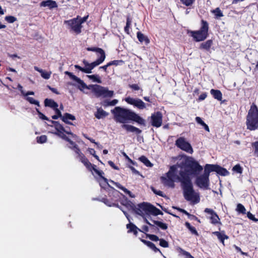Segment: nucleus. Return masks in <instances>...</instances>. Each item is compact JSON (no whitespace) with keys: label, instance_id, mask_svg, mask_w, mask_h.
<instances>
[{"label":"nucleus","instance_id":"obj_64","mask_svg":"<svg viewBox=\"0 0 258 258\" xmlns=\"http://www.w3.org/2000/svg\"><path fill=\"white\" fill-rule=\"evenodd\" d=\"M207 97V93L205 92V93H203L202 94H201L199 98H198V100L199 101H203L204 100H205L206 97Z\"/></svg>","mask_w":258,"mask_h":258},{"label":"nucleus","instance_id":"obj_22","mask_svg":"<svg viewBox=\"0 0 258 258\" xmlns=\"http://www.w3.org/2000/svg\"><path fill=\"white\" fill-rule=\"evenodd\" d=\"M213 44V41L212 39H209L201 43L199 46V49L209 51Z\"/></svg>","mask_w":258,"mask_h":258},{"label":"nucleus","instance_id":"obj_5","mask_svg":"<svg viewBox=\"0 0 258 258\" xmlns=\"http://www.w3.org/2000/svg\"><path fill=\"white\" fill-rule=\"evenodd\" d=\"M246 119L247 130L254 131L258 128V108L254 103L250 106Z\"/></svg>","mask_w":258,"mask_h":258},{"label":"nucleus","instance_id":"obj_1","mask_svg":"<svg viewBox=\"0 0 258 258\" xmlns=\"http://www.w3.org/2000/svg\"><path fill=\"white\" fill-rule=\"evenodd\" d=\"M203 167L192 158H186L184 162L170 166L166 176H161V182L165 186L174 188V182H179L183 190L184 199L195 203L200 202V197L196 193L190 175H198L203 170Z\"/></svg>","mask_w":258,"mask_h":258},{"label":"nucleus","instance_id":"obj_60","mask_svg":"<svg viewBox=\"0 0 258 258\" xmlns=\"http://www.w3.org/2000/svg\"><path fill=\"white\" fill-rule=\"evenodd\" d=\"M128 86L130 88L135 91H138L140 89V88L139 86V85L136 84H130Z\"/></svg>","mask_w":258,"mask_h":258},{"label":"nucleus","instance_id":"obj_7","mask_svg":"<svg viewBox=\"0 0 258 258\" xmlns=\"http://www.w3.org/2000/svg\"><path fill=\"white\" fill-rule=\"evenodd\" d=\"M175 145L181 150L188 153H192L193 149L191 145L183 137H179L175 141Z\"/></svg>","mask_w":258,"mask_h":258},{"label":"nucleus","instance_id":"obj_29","mask_svg":"<svg viewBox=\"0 0 258 258\" xmlns=\"http://www.w3.org/2000/svg\"><path fill=\"white\" fill-rule=\"evenodd\" d=\"M137 36L139 41L140 42L143 43V42H145L147 44L150 43V40L149 38L147 36H145L140 31H138L137 32Z\"/></svg>","mask_w":258,"mask_h":258},{"label":"nucleus","instance_id":"obj_63","mask_svg":"<svg viewBox=\"0 0 258 258\" xmlns=\"http://www.w3.org/2000/svg\"><path fill=\"white\" fill-rule=\"evenodd\" d=\"M83 136L87 140L90 141L91 143L95 144L96 145H98V143L96 142L95 140L89 137L86 134H83Z\"/></svg>","mask_w":258,"mask_h":258},{"label":"nucleus","instance_id":"obj_25","mask_svg":"<svg viewBox=\"0 0 258 258\" xmlns=\"http://www.w3.org/2000/svg\"><path fill=\"white\" fill-rule=\"evenodd\" d=\"M210 93L213 96L214 99L218 101H221L222 99V93L221 91L212 89L210 90Z\"/></svg>","mask_w":258,"mask_h":258},{"label":"nucleus","instance_id":"obj_32","mask_svg":"<svg viewBox=\"0 0 258 258\" xmlns=\"http://www.w3.org/2000/svg\"><path fill=\"white\" fill-rule=\"evenodd\" d=\"M86 49L88 51H93V52H96L100 54V56L102 55H106L104 50L99 47H87Z\"/></svg>","mask_w":258,"mask_h":258},{"label":"nucleus","instance_id":"obj_36","mask_svg":"<svg viewBox=\"0 0 258 258\" xmlns=\"http://www.w3.org/2000/svg\"><path fill=\"white\" fill-rule=\"evenodd\" d=\"M196 120L197 123L202 125L206 131L208 132H210V129L208 125L200 117H196Z\"/></svg>","mask_w":258,"mask_h":258},{"label":"nucleus","instance_id":"obj_58","mask_svg":"<svg viewBox=\"0 0 258 258\" xmlns=\"http://www.w3.org/2000/svg\"><path fill=\"white\" fill-rule=\"evenodd\" d=\"M101 201L104 203L106 205L111 207L112 205H114V204H112L108 199L107 198H102Z\"/></svg>","mask_w":258,"mask_h":258},{"label":"nucleus","instance_id":"obj_51","mask_svg":"<svg viewBox=\"0 0 258 258\" xmlns=\"http://www.w3.org/2000/svg\"><path fill=\"white\" fill-rule=\"evenodd\" d=\"M36 111L37 112L40 118H41L43 120H48V121H50V120H49L47 116H46L41 112H40V110H39V109L36 108Z\"/></svg>","mask_w":258,"mask_h":258},{"label":"nucleus","instance_id":"obj_9","mask_svg":"<svg viewBox=\"0 0 258 258\" xmlns=\"http://www.w3.org/2000/svg\"><path fill=\"white\" fill-rule=\"evenodd\" d=\"M64 23L67 24L70 27V28L77 34L81 33L82 26L78 22V18L66 20L64 21Z\"/></svg>","mask_w":258,"mask_h":258},{"label":"nucleus","instance_id":"obj_34","mask_svg":"<svg viewBox=\"0 0 258 258\" xmlns=\"http://www.w3.org/2000/svg\"><path fill=\"white\" fill-rule=\"evenodd\" d=\"M155 225L162 230H166L168 228V225L166 223L156 220H152Z\"/></svg>","mask_w":258,"mask_h":258},{"label":"nucleus","instance_id":"obj_46","mask_svg":"<svg viewBox=\"0 0 258 258\" xmlns=\"http://www.w3.org/2000/svg\"><path fill=\"white\" fill-rule=\"evenodd\" d=\"M180 1L183 5L190 7L195 3L196 0H180Z\"/></svg>","mask_w":258,"mask_h":258},{"label":"nucleus","instance_id":"obj_18","mask_svg":"<svg viewBox=\"0 0 258 258\" xmlns=\"http://www.w3.org/2000/svg\"><path fill=\"white\" fill-rule=\"evenodd\" d=\"M83 63L85 65V68L81 67L79 65H75V68L79 70L82 71L86 74H90L92 73V70L90 69V63H89L87 60L84 59L83 61Z\"/></svg>","mask_w":258,"mask_h":258},{"label":"nucleus","instance_id":"obj_19","mask_svg":"<svg viewBox=\"0 0 258 258\" xmlns=\"http://www.w3.org/2000/svg\"><path fill=\"white\" fill-rule=\"evenodd\" d=\"M40 6L41 7H48L50 9L56 8L57 7V4L56 2L53 0H46L43 1L40 3Z\"/></svg>","mask_w":258,"mask_h":258},{"label":"nucleus","instance_id":"obj_57","mask_svg":"<svg viewBox=\"0 0 258 258\" xmlns=\"http://www.w3.org/2000/svg\"><path fill=\"white\" fill-rule=\"evenodd\" d=\"M247 216L250 220H251L254 222L258 221V219L255 218L254 216L252 214H251L250 212H247Z\"/></svg>","mask_w":258,"mask_h":258},{"label":"nucleus","instance_id":"obj_38","mask_svg":"<svg viewBox=\"0 0 258 258\" xmlns=\"http://www.w3.org/2000/svg\"><path fill=\"white\" fill-rule=\"evenodd\" d=\"M132 24V18H131L130 16L128 15L126 17V25L124 27V31L127 34H129V29L130 28V26Z\"/></svg>","mask_w":258,"mask_h":258},{"label":"nucleus","instance_id":"obj_23","mask_svg":"<svg viewBox=\"0 0 258 258\" xmlns=\"http://www.w3.org/2000/svg\"><path fill=\"white\" fill-rule=\"evenodd\" d=\"M141 241L145 245H146L148 247H149L150 249L153 250L155 252H159L161 253V254L162 255V252L160 251V250L157 248L155 244H154L153 242L148 241L143 239H141Z\"/></svg>","mask_w":258,"mask_h":258},{"label":"nucleus","instance_id":"obj_44","mask_svg":"<svg viewBox=\"0 0 258 258\" xmlns=\"http://www.w3.org/2000/svg\"><path fill=\"white\" fill-rule=\"evenodd\" d=\"M236 211L239 213L245 214L246 213V209L244 206L241 204H238L237 205Z\"/></svg>","mask_w":258,"mask_h":258},{"label":"nucleus","instance_id":"obj_41","mask_svg":"<svg viewBox=\"0 0 258 258\" xmlns=\"http://www.w3.org/2000/svg\"><path fill=\"white\" fill-rule=\"evenodd\" d=\"M50 122L54 125V127L57 132L59 131H64V128L58 121L50 120Z\"/></svg>","mask_w":258,"mask_h":258},{"label":"nucleus","instance_id":"obj_54","mask_svg":"<svg viewBox=\"0 0 258 258\" xmlns=\"http://www.w3.org/2000/svg\"><path fill=\"white\" fill-rule=\"evenodd\" d=\"M5 20L9 23H13L17 21V18L13 16H8L5 17Z\"/></svg>","mask_w":258,"mask_h":258},{"label":"nucleus","instance_id":"obj_49","mask_svg":"<svg viewBox=\"0 0 258 258\" xmlns=\"http://www.w3.org/2000/svg\"><path fill=\"white\" fill-rule=\"evenodd\" d=\"M39 72L41 73V77L45 79H48L50 77L51 72H44L43 70H41Z\"/></svg>","mask_w":258,"mask_h":258},{"label":"nucleus","instance_id":"obj_40","mask_svg":"<svg viewBox=\"0 0 258 258\" xmlns=\"http://www.w3.org/2000/svg\"><path fill=\"white\" fill-rule=\"evenodd\" d=\"M253 155L258 158V141L252 142L251 144Z\"/></svg>","mask_w":258,"mask_h":258},{"label":"nucleus","instance_id":"obj_10","mask_svg":"<svg viewBox=\"0 0 258 258\" xmlns=\"http://www.w3.org/2000/svg\"><path fill=\"white\" fill-rule=\"evenodd\" d=\"M124 100L128 104L133 105L139 109L143 110L146 108V104L140 99L127 97L124 99Z\"/></svg>","mask_w":258,"mask_h":258},{"label":"nucleus","instance_id":"obj_48","mask_svg":"<svg viewBox=\"0 0 258 258\" xmlns=\"http://www.w3.org/2000/svg\"><path fill=\"white\" fill-rule=\"evenodd\" d=\"M26 99L30 103L32 104H35L36 105L38 106H40L39 102L36 100H35L33 98L31 97H27Z\"/></svg>","mask_w":258,"mask_h":258},{"label":"nucleus","instance_id":"obj_8","mask_svg":"<svg viewBox=\"0 0 258 258\" xmlns=\"http://www.w3.org/2000/svg\"><path fill=\"white\" fill-rule=\"evenodd\" d=\"M151 125L155 127H159L162 125L163 121V115L161 112L156 111L151 114L150 117Z\"/></svg>","mask_w":258,"mask_h":258},{"label":"nucleus","instance_id":"obj_56","mask_svg":"<svg viewBox=\"0 0 258 258\" xmlns=\"http://www.w3.org/2000/svg\"><path fill=\"white\" fill-rule=\"evenodd\" d=\"M151 189H152V190L153 191V192L155 194H156L157 195H158V196H159L160 197H165L163 192L162 191H161V190H157L155 188H154L153 187H152Z\"/></svg>","mask_w":258,"mask_h":258},{"label":"nucleus","instance_id":"obj_59","mask_svg":"<svg viewBox=\"0 0 258 258\" xmlns=\"http://www.w3.org/2000/svg\"><path fill=\"white\" fill-rule=\"evenodd\" d=\"M234 247L235 248V250H236L237 252H240V253L243 255H246V256H247L248 255V253L247 252H244L243 251H242L241 250V249L238 247V246L236 245H234Z\"/></svg>","mask_w":258,"mask_h":258},{"label":"nucleus","instance_id":"obj_47","mask_svg":"<svg viewBox=\"0 0 258 258\" xmlns=\"http://www.w3.org/2000/svg\"><path fill=\"white\" fill-rule=\"evenodd\" d=\"M232 170L237 173L241 174L243 171V168L239 164H236L233 166Z\"/></svg>","mask_w":258,"mask_h":258},{"label":"nucleus","instance_id":"obj_28","mask_svg":"<svg viewBox=\"0 0 258 258\" xmlns=\"http://www.w3.org/2000/svg\"><path fill=\"white\" fill-rule=\"evenodd\" d=\"M110 182H111V183L114 184L117 188L123 190L124 192V193L128 195L131 197H134L133 196H132L131 191H130L129 190H128L125 187L123 186L119 183L114 182V181H113L112 180H110Z\"/></svg>","mask_w":258,"mask_h":258},{"label":"nucleus","instance_id":"obj_52","mask_svg":"<svg viewBox=\"0 0 258 258\" xmlns=\"http://www.w3.org/2000/svg\"><path fill=\"white\" fill-rule=\"evenodd\" d=\"M146 236L148 237L151 240L153 241H159V237L154 234H146Z\"/></svg>","mask_w":258,"mask_h":258},{"label":"nucleus","instance_id":"obj_53","mask_svg":"<svg viewBox=\"0 0 258 258\" xmlns=\"http://www.w3.org/2000/svg\"><path fill=\"white\" fill-rule=\"evenodd\" d=\"M180 252L182 255H185L186 256V258H195L192 255H191V254L189 252L184 250V249L181 248H180Z\"/></svg>","mask_w":258,"mask_h":258},{"label":"nucleus","instance_id":"obj_42","mask_svg":"<svg viewBox=\"0 0 258 258\" xmlns=\"http://www.w3.org/2000/svg\"><path fill=\"white\" fill-rule=\"evenodd\" d=\"M88 78L92 80L94 82L101 83V80L98 75H88Z\"/></svg>","mask_w":258,"mask_h":258},{"label":"nucleus","instance_id":"obj_14","mask_svg":"<svg viewBox=\"0 0 258 258\" xmlns=\"http://www.w3.org/2000/svg\"><path fill=\"white\" fill-rule=\"evenodd\" d=\"M144 205H148V203L144 202L143 203L140 204L138 205V207L137 208L135 207V205L131 201H128L125 205L127 207H130L133 209L137 214L143 217H144L145 214L144 212V210L143 209Z\"/></svg>","mask_w":258,"mask_h":258},{"label":"nucleus","instance_id":"obj_11","mask_svg":"<svg viewBox=\"0 0 258 258\" xmlns=\"http://www.w3.org/2000/svg\"><path fill=\"white\" fill-rule=\"evenodd\" d=\"M210 172H216L218 174L221 176H227L229 174V171L220 165L217 164H206Z\"/></svg>","mask_w":258,"mask_h":258},{"label":"nucleus","instance_id":"obj_21","mask_svg":"<svg viewBox=\"0 0 258 258\" xmlns=\"http://www.w3.org/2000/svg\"><path fill=\"white\" fill-rule=\"evenodd\" d=\"M173 208L174 209L177 210V211H179L180 212L182 213L183 214L186 215L187 216L188 218L190 220H193L198 221L199 223H201L200 220L195 215H192L188 213L186 210L184 209L180 208L179 207H173Z\"/></svg>","mask_w":258,"mask_h":258},{"label":"nucleus","instance_id":"obj_24","mask_svg":"<svg viewBox=\"0 0 258 258\" xmlns=\"http://www.w3.org/2000/svg\"><path fill=\"white\" fill-rule=\"evenodd\" d=\"M44 105L46 107H49L53 109L55 108L58 107V104L51 99L46 98L44 101Z\"/></svg>","mask_w":258,"mask_h":258},{"label":"nucleus","instance_id":"obj_6","mask_svg":"<svg viewBox=\"0 0 258 258\" xmlns=\"http://www.w3.org/2000/svg\"><path fill=\"white\" fill-rule=\"evenodd\" d=\"M210 172L206 165L204 167V173L199 176H197L196 180V184L200 188L208 189L210 185Z\"/></svg>","mask_w":258,"mask_h":258},{"label":"nucleus","instance_id":"obj_13","mask_svg":"<svg viewBox=\"0 0 258 258\" xmlns=\"http://www.w3.org/2000/svg\"><path fill=\"white\" fill-rule=\"evenodd\" d=\"M65 74L69 76L70 79L78 83L77 88L81 91H83L85 89H90V85L87 86L84 82L80 78L74 75L72 73L70 72H66Z\"/></svg>","mask_w":258,"mask_h":258},{"label":"nucleus","instance_id":"obj_4","mask_svg":"<svg viewBox=\"0 0 258 258\" xmlns=\"http://www.w3.org/2000/svg\"><path fill=\"white\" fill-rule=\"evenodd\" d=\"M209 26L206 20L202 19L201 21L200 28L198 30H187V34L191 37L196 42L203 41L209 36Z\"/></svg>","mask_w":258,"mask_h":258},{"label":"nucleus","instance_id":"obj_16","mask_svg":"<svg viewBox=\"0 0 258 258\" xmlns=\"http://www.w3.org/2000/svg\"><path fill=\"white\" fill-rule=\"evenodd\" d=\"M104 88V87L98 85H90V89H92L96 97L103 96Z\"/></svg>","mask_w":258,"mask_h":258},{"label":"nucleus","instance_id":"obj_35","mask_svg":"<svg viewBox=\"0 0 258 258\" xmlns=\"http://www.w3.org/2000/svg\"><path fill=\"white\" fill-rule=\"evenodd\" d=\"M211 13L215 15V18L216 19H219L221 17H223V14L221 10L219 8H217L214 10L211 11Z\"/></svg>","mask_w":258,"mask_h":258},{"label":"nucleus","instance_id":"obj_43","mask_svg":"<svg viewBox=\"0 0 258 258\" xmlns=\"http://www.w3.org/2000/svg\"><path fill=\"white\" fill-rule=\"evenodd\" d=\"M108 63L109 67L111 66H113V65L117 66H121V65L123 64L124 63V61L121 59L114 60L109 61V62H108Z\"/></svg>","mask_w":258,"mask_h":258},{"label":"nucleus","instance_id":"obj_37","mask_svg":"<svg viewBox=\"0 0 258 258\" xmlns=\"http://www.w3.org/2000/svg\"><path fill=\"white\" fill-rule=\"evenodd\" d=\"M64 133H67V134H69V135H73V134L71 132H69L66 131L65 130V129L64 130V131H57L55 134L56 135H57L58 137H59L61 138H62V139L66 140L67 139V138H68V137L64 134Z\"/></svg>","mask_w":258,"mask_h":258},{"label":"nucleus","instance_id":"obj_17","mask_svg":"<svg viewBox=\"0 0 258 258\" xmlns=\"http://www.w3.org/2000/svg\"><path fill=\"white\" fill-rule=\"evenodd\" d=\"M212 234L217 237L219 241L222 243L224 246L225 245V240L229 239V236L225 234L224 230L213 232Z\"/></svg>","mask_w":258,"mask_h":258},{"label":"nucleus","instance_id":"obj_15","mask_svg":"<svg viewBox=\"0 0 258 258\" xmlns=\"http://www.w3.org/2000/svg\"><path fill=\"white\" fill-rule=\"evenodd\" d=\"M143 209L146 215L152 214L154 216L163 215V213L161 211L149 203H148V205H144Z\"/></svg>","mask_w":258,"mask_h":258},{"label":"nucleus","instance_id":"obj_50","mask_svg":"<svg viewBox=\"0 0 258 258\" xmlns=\"http://www.w3.org/2000/svg\"><path fill=\"white\" fill-rule=\"evenodd\" d=\"M159 245L164 248H167L169 247V243L168 241L163 238L160 239Z\"/></svg>","mask_w":258,"mask_h":258},{"label":"nucleus","instance_id":"obj_31","mask_svg":"<svg viewBox=\"0 0 258 258\" xmlns=\"http://www.w3.org/2000/svg\"><path fill=\"white\" fill-rule=\"evenodd\" d=\"M144 222L150 226V231L151 232L155 233H158V232H159V229L157 227V226H156L155 224H152L151 223L149 222V221L146 218H144Z\"/></svg>","mask_w":258,"mask_h":258},{"label":"nucleus","instance_id":"obj_3","mask_svg":"<svg viewBox=\"0 0 258 258\" xmlns=\"http://www.w3.org/2000/svg\"><path fill=\"white\" fill-rule=\"evenodd\" d=\"M79 158H80L81 162L85 166L88 170L90 171L93 170L104 181L105 185L108 187V191L109 197L111 196V195H113L114 197H118L120 192L115 189L113 187L111 186L108 183V179L103 176L104 173L102 170H98L96 168V166L95 165L92 164L85 157L84 154H80V157Z\"/></svg>","mask_w":258,"mask_h":258},{"label":"nucleus","instance_id":"obj_62","mask_svg":"<svg viewBox=\"0 0 258 258\" xmlns=\"http://www.w3.org/2000/svg\"><path fill=\"white\" fill-rule=\"evenodd\" d=\"M71 149L75 152L76 154L78 155V157H80V154H83L81 152L79 148L78 147V146H75L74 148H71Z\"/></svg>","mask_w":258,"mask_h":258},{"label":"nucleus","instance_id":"obj_61","mask_svg":"<svg viewBox=\"0 0 258 258\" xmlns=\"http://www.w3.org/2000/svg\"><path fill=\"white\" fill-rule=\"evenodd\" d=\"M71 149L75 152L76 154L78 155V157H80V154H83L81 152L79 148L78 147V146H75L74 148H71Z\"/></svg>","mask_w":258,"mask_h":258},{"label":"nucleus","instance_id":"obj_26","mask_svg":"<svg viewBox=\"0 0 258 258\" xmlns=\"http://www.w3.org/2000/svg\"><path fill=\"white\" fill-rule=\"evenodd\" d=\"M105 57L106 55L100 56L95 61L90 63V69L93 70L95 67L102 63L104 61Z\"/></svg>","mask_w":258,"mask_h":258},{"label":"nucleus","instance_id":"obj_27","mask_svg":"<svg viewBox=\"0 0 258 258\" xmlns=\"http://www.w3.org/2000/svg\"><path fill=\"white\" fill-rule=\"evenodd\" d=\"M75 116L69 113H66L62 117L61 120L67 124H72V123L68 121V120H75Z\"/></svg>","mask_w":258,"mask_h":258},{"label":"nucleus","instance_id":"obj_33","mask_svg":"<svg viewBox=\"0 0 258 258\" xmlns=\"http://www.w3.org/2000/svg\"><path fill=\"white\" fill-rule=\"evenodd\" d=\"M185 226L190 231V233L192 234H194L196 236H199V233L197 230H196V228L194 226H192L189 222H186L185 223Z\"/></svg>","mask_w":258,"mask_h":258},{"label":"nucleus","instance_id":"obj_12","mask_svg":"<svg viewBox=\"0 0 258 258\" xmlns=\"http://www.w3.org/2000/svg\"><path fill=\"white\" fill-rule=\"evenodd\" d=\"M204 212L210 215L209 219L210 220V223L213 225H217L218 224L222 225V223L220 222V219L216 213L213 209L210 208H206L204 210Z\"/></svg>","mask_w":258,"mask_h":258},{"label":"nucleus","instance_id":"obj_30","mask_svg":"<svg viewBox=\"0 0 258 258\" xmlns=\"http://www.w3.org/2000/svg\"><path fill=\"white\" fill-rule=\"evenodd\" d=\"M108 115V113L101 108L98 109L96 112L95 113V116L97 119L102 118L107 116Z\"/></svg>","mask_w":258,"mask_h":258},{"label":"nucleus","instance_id":"obj_2","mask_svg":"<svg viewBox=\"0 0 258 258\" xmlns=\"http://www.w3.org/2000/svg\"><path fill=\"white\" fill-rule=\"evenodd\" d=\"M111 112L113 114L115 121L122 123L121 127L127 132L134 133L137 135L141 134L142 132L140 128L126 124L129 121H134L142 126H146V125L145 119L130 109L117 106L111 110Z\"/></svg>","mask_w":258,"mask_h":258},{"label":"nucleus","instance_id":"obj_20","mask_svg":"<svg viewBox=\"0 0 258 258\" xmlns=\"http://www.w3.org/2000/svg\"><path fill=\"white\" fill-rule=\"evenodd\" d=\"M126 227L127 229V233H133L135 236H137L138 231H141L140 229H139L134 223L131 222L126 224Z\"/></svg>","mask_w":258,"mask_h":258},{"label":"nucleus","instance_id":"obj_39","mask_svg":"<svg viewBox=\"0 0 258 258\" xmlns=\"http://www.w3.org/2000/svg\"><path fill=\"white\" fill-rule=\"evenodd\" d=\"M139 160L147 167H152L153 164L149 159L145 156H142L139 158Z\"/></svg>","mask_w":258,"mask_h":258},{"label":"nucleus","instance_id":"obj_55","mask_svg":"<svg viewBox=\"0 0 258 258\" xmlns=\"http://www.w3.org/2000/svg\"><path fill=\"white\" fill-rule=\"evenodd\" d=\"M113 94H114V92L113 91H110V90H107L106 88H104V95H103L104 97H111L113 95Z\"/></svg>","mask_w":258,"mask_h":258},{"label":"nucleus","instance_id":"obj_45","mask_svg":"<svg viewBox=\"0 0 258 258\" xmlns=\"http://www.w3.org/2000/svg\"><path fill=\"white\" fill-rule=\"evenodd\" d=\"M47 136L45 135H41L36 138L37 142L39 144H43L46 142Z\"/></svg>","mask_w":258,"mask_h":258}]
</instances>
